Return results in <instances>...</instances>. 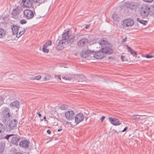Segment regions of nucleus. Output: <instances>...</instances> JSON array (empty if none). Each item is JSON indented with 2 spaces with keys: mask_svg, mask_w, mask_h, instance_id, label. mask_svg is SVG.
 <instances>
[{
  "mask_svg": "<svg viewBox=\"0 0 154 154\" xmlns=\"http://www.w3.org/2000/svg\"><path fill=\"white\" fill-rule=\"evenodd\" d=\"M69 30L63 32L62 35V39H60L56 47V49L60 51L63 49L67 43H72L75 40V36L69 35Z\"/></svg>",
  "mask_w": 154,
  "mask_h": 154,
  "instance_id": "f257e3e1",
  "label": "nucleus"
},
{
  "mask_svg": "<svg viewBox=\"0 0 154 154\" xmlns=\"http://www.w3.org/2000/svg\"><path fill=\"white\" fill-rule=\"evenodd\" d=\"M93 56L94 57L97 59H102L106 56V48L101 47V49L98 51H94Z\"/></svg>",
  "mask_w": 154,
  "mask_h": 154,
  "instance_id": "f03ea898",
  "label": "nucleus"
},
{
  "mask_svg": "<svg viewBox=\"0 0 154 154\" xmlns=\"http://www.w3.org/2000/svg\"><path fill=\"white\" fill-rule=\"evenodd\" d=\"M30 9H26L23 11L24 15L27 20L32 18L34 16V14H35V10L33 6Z\"/></svg>",
  "mask_w": 154,
  "mask_h": 154,
  "instance_id": "7ed1b4c3",
  "label": "nucleus"
},
{
  "mask_svg": "<svg viewBox=\"0 0 154 154\" xmlns=\"http://www.w3.org/2000/svg\"><path fill=\"white\" fill-rule=\"evenodd\" d=\"M134 21L130 18L125 19L121 22L122 25L125 28L134 25Z\"/></svg>",
  "mask_w": 154,
  "mask_h": 154,
  "instance_id": "20e7f679",
  "label": "nucleus"
},
{
  "mask_svg": "<svg viewBox=\"0 0 154 154\" xmlns=\"http://www.w3.org/2000/svg\"><path fill=\"white\" fill-rule=\"evenodd\" d=\"M93 53H94V50L91 51L88 49L86 51L82 50L80 53V55L82 58H88V60H89L90 56H91Z\"/></svg>",
  "mask_w": 154,
  "mask_h": 154,
  "instance_id": "39448f33",
  "label": "nucleus"
},
{
  "mask_svg": "<svg viewBox=\"0 0 154 154\" xmlns=\"http://www.w3.org/2000/svg\"><path fill=\"white\" fill-rule=\"evenodd\" d=\"M84 118L83 114L80 112L77 114L75 117V122L76 125H78L79 123L82 122Z\"/></svg>",
  "mask_w": 154,
  "mask_h": 154,
  "instance_id": "423d86ee",
  "label": "nucleus"
},
{
  "mask_svg": "<svg viewBox=\"0 0 154 154\" xmlns=\"http://www.w3.org/2000/svg\"><path fill=\"white\" fill-rule=\"evenodd\" d=\"M20 104V103L19 101L16 100L10 104L9 107L13 109H14L17 112L19 110Z\"/></svg>",
  "mask_w": 154,
  "mask_h": 154,
  "instance_id": "0eeeda50",
  "label": "nucleus"
},
{
  "mask_svg": "<svg viewBox=\"0 0 154 154\" xmlns=\"http://www.w3.org/2000/svg\"><path fill=\"white\" fill-rule=\"evenodd\" d=\"M23 10V8L20 6L16 7V8L13 9L11 12V14L14 16H16L19 15Z\"/></svg>",
  "mask_w": 154,
  "mask_h": 154,
  "instance_id": "6e6552de",
  "label": "nucleus"
},
{
  "mask_svg": "<svg viewBox=\"0 0 154 154\" xmlns=\"http://www.w3.org/2000/svg\"><path fill=\"white\" fill-rule=\"evenodd\" d=\"M29 141L28 140H21L19 145L20 147L26 149L29 147Z\"/></svg>",
  "mask_w": 154,
  "mask_h": 154,
  "instance_id": "1a4fd4ad",
  "label": "nucleus"
},
{
  "mask_svg": "<svg viewBox=\"0 0 154 154\" xmlns=\"http://www.w3.org/2000/svg\"><path fill=\"white\" fill-rule=\"evenodd\" d=\"M13 137H11V143L17 146L19 145L18 142L20 141L21 138L19 136L14 134Z\"/></svg>",
  "mask_w": 154,
  "mask_h": 154,
  "instance_id": "9d476101",
  "label": "nucleus"
},
{
  "mask_svg": "<svg viewBox=\"0 0 154 154\" xmlns=\"http://www.w3.org/2000/svg\"><path fill=\"white\" fill-rule=\"evenodd\" d=\"M17 121L15 119H13L11 120L8 125L9 130L11 131V130H14L16 128L17 125Z\"/></svg>",
  "mask_w": 154,
  "mask_h": 154,
  "instance_id": "9b49d317",
  "label": "nucleus"
},
{
  "mask_svg": "<svg viewBox=\"0 0 154 154\" xmlns=\"http://www.w3.org/2000/svg\"><path fill=\"white\" fill-rule=\"evenodd\" d=\"M75 114V112L73 111H68L65 113V117L66 119L69 120H72L74 119Z\"/></svg>",
  "mask_w": 154,
  "mask_h": 154,
  "instance_id": "f8f14e48",
  "label": "nucleus"
},
{
  "mask_svg": "<svg viewBox=\"0 0 154 154\" xmlns=\"http://www.w3.org/2000/svg\"><path fill=\"white\" fill-rule=\"evenodd\" d=\"M108 119L109 122L114 125L117 126L121 124V123L120 122L119 119H118L115 117L112 118L109 117L108 118Z\"/></svg>",
  "mask_w": 154,
  "mask_h": 154,
  "instance_id": "ddd939ff",
  "label": "nucleus"
},
{
  "mask_svg": "<svg viewBox=\"0 0 154 154\" xmlns=\"http://www.w3.org/2000/svg\"><path fill=\"white\" fill-rule=\"evenodd\" d=\"M21 3H23L24 7L30 8L32 7L33 2L31 0H22Z\"/></svg>",
  "mask_w": 154,
  "mask_h": 154,
  "instance_id": "4468645a",
  "label": "nucleus"
},
{
  "mask_svg": "<svg viewBox=\"0 0 154 154\" xmlns=\"http://www.w3.org/2000/svg\"><path fill=\"white\" fill-rule=\"evenodd\" d=\"M88 42V40L86 38H82L77 43V45L79 47L85 45Z\"/></svg>",
  "mask_w": 154,
  "mask_h": 154,
  "instance_id": "2eb2a0df",
  "label": "nucleus"
},
{
  "mask_svg": "<svg viewBox=\"0 0 154 154\" xmlns=\"http://www.w3.org/2000/svg\"><path fill=\"white\" fill-rule=\"evenodd\" d=\"M11 28L13 35H16L18 34L19 30V26L13 24L11 26Z\"/></svg>",
  "mask_w": 154,
  "mask_h": 154,
  "instance_id": "dca6fc26",
  "label": "nucleus"
},
{
  "mask_svg": "<svg viewBox=\"0 0 154 154\" xmlns=\"http://www.w3.org/2000/svg\"><path fill=\"white\" fill-rule=\"evenodd\" d=\"M5 143L4 142H0V154H5Z\"/></svg>",
  "mask_w": 154,
  "mask_h": 154,
  "instance_id": "f3484780",
  "label": "nucleus"
},
{
  "mask_svg": "<svg viewBox=\"0 0 154 154\" xmlns=\"http://www.w3.org/2000/svg\"><path fill=\"white\" fill-rule=\"evenodd\" d=\"M126 7L131 9H135V6L134 5L133 2H128L125 3Z\"/></svg>",
  "mask_w": 154,
  "mask_h": 154,
  "instance_id": "a211bd4d",
  "label": "nucleus"
},
{
  "mask_svg": "<svg viewBox=\"0 0 154 154\" xmlns=\"http://www.w3.org/2000/svg\"><path fill=\"white\" fill-rule=\"evenodd\" d=\"M140 14L141 16L143 18H146L149 15V13H147V12H146L141 8L140 11Z\"/></svg>",
  "mask_w": 154,
  "mask_h": 154,
  "instance_id": "6ab92c4d",
  "label": "nucleus"
},
{
  "mask_svg": "<svg viewBox=\"0 0 154 154\" xmlns=\"http://www.w3.org/2000/svg\"><path fill=\"white\" fill-rule=\"evenodd\" d=\"M127 49L128 50V52H130L131 54L133 56H136L137 55V52L134 51L128 45H126Z\"/></svg>",
  "mask_w": 154,
  "mask_h": 154,
  "instance_id": "aec40b11",
  "label": "nucleus"
},
{
  "mask_svg": "<svg viewBox=\"0 0 154 154\" xmlns=\"http://www.w3.org/2000/svg\"><path fill=\"white\" fill-rule=\"evenodd\" d=\"M149 14L150 16H154V5H149Z\"/></svg>",
  "mask_w": 154,
  "mask_h": 154,
  "instance_id": "412c9836",
  "label": "nucleus"
},
{
  "mask_svg": "<svg viewBox=\"0 0 154 154\" xmlns=\"http://www.w3.org/2000/svg\"><path fill=\"white\" fill-rule=\"evenodd\" d=\"M3 112L6 115V118L9 117L10 116V109L8 107H5L3 111Z\"/></svg>",
  "mask_w": 154,
  "mask_h": 154,
  "instance_id": "4be33fe9",
  "label": "nucleus"
},
{
  "mask_svg": "<svg viewBox=\"0 0 154 154\" xmlns=\"http://www.w3.org/2000/svg\"><path fill=\"white\" fill-rule=\"evenodd\" d=\"M141 9L146 11V12H147V13H149V10L150 9L149 5L147 4H143L142 6Z\"/></svg>",
  "mask_w": 154,
  "mask_h": 154,
  "instance_id": "5701e85b",
  "label": "nucleus"
},
{
  "mask_svg": "<svg viewBox=\"0 0 154 154\" xmlns=\"http://www.w3.org/2000/svg\"><path fill=\"white\" fill-rule=\"evenodd\" d=\"M112 18L114 20L117 21H119L120 19V18L119 17L118 14L115 12H114L113 14Z\"/></svg>",
  "mask_w": 154,
  "mask_h": 154,
  "instance_id": "b1692460",
  "label": "nucleus"
},
{
  "mask_svg": "<svg viewBox=\"0 0 154 154\" xmlns=\"http://www.w3.org/2000/svg\"><path fill=\"white\" fill-rule=\"evenodd\" d=\"M113 53V50L112 47H109L106 46V54H111Z\"/></svg>",
  "mask_w": 154,
  "mask_h": 154,
  "instance_id": "393cba45",
  "label": "nucleus"
},
{
  "mask_svg": "<svg viewBox=\"0 0 154 154\" xmlns=\"http://www.w3.org/2000/svg\"><path fill=\"white\" fill-rule=\"evenodd\" d=\"M137 21L144 26L146 25L148 23V21L147 20H141L139 18H137Z\"/></svg>",
  "mask_w": 154,
  "mask_h": 154,
  "instance_id": "a878e982",
  "label": "nucleus"
},
{
  "mask_svg": "<svg viewBox=\"0 0 154 154\" xmlns=\"http://www.w3.org/2000/svg\"><path fill=\"white\" fill-rule=\"evenodd\" d=\"M99 44L102 46V47H103V48L104 47L105 48H106V40L103 38H102L100 39Z\"/></svg>",
  "mask_w": 154,
  "mask_h": 154,
  "instance_id": "bb28decb",
  "label": "nucleus"
},
{
  "mask_svg": "<svg viewBox=\"0 0 154 154\" xmlns=\"http://www.w3.org/2000/svg\"><path fill=\"white\" fill-rule=\"evenodd\" d=\"M6 33V31L3 29H0V38H2Z\"/></svg>",
  "mask_w": 154,
  "mask_h": 154,
  "instance_id": "cd10ccee",
  "label": "nucleus"
},
{
  "mask_svg": "<svg viewBox=\"0 0 154 154\" xmlns=\"http://www.w3.org/2000/svg\"><path fill=\"white\" fill-rule=\"evenodd\" d=\"M119 132H117L116 130L113 129L112 131H110L109 133V135L110 137L113 136L115 135L116 133L118 134Z\"/></svg>",
  "mask_w": 154,
  "mask_h": 154,
  "instance_id": "c85d7f7f",
  "label": "nucleus"
},
{
  "mask_svg": "<svg viewBox=\"0 0 154 154\" xmlns=\"http://www.w3.org/2000/svg\"><path fill=\"white\" fill-rule=\"evenodd\" d=\"M5 130V126L2 123H0V133H3Z\"/></svg>",
  "mask_w": 154,
  "mask_h": 154,
  "instance_id": "c756f323",
  "label": "nucleus"
},
{
  "mask_svg": "<svg viewBox=\"0 0 154 154\" xmlns=\"http://www.w3.org/2000/svg\"><path fill=\"white\" fill-rule=\"evenodd\" d=\"M60 107V106H59ZM60 109L63 110H66L68 109V106L65 104H63L61 105L60 107Z\"/></svg>",
  "mask_w": 154,
  "mask_h": 154,
  "instance_id": "7c9ffc66",
  "label": "nucleus"
},
{
  "mask_svg": "<svg viewBox=\"0 0 154 154\" xmlns=\"http://www.w3.org/2000/svg\"><path fill=\"white\" fill-rule=\"evenodd\" d=\"M47 47H45L44 45H43L42 48V51L44 52L48 53L49 52V50L46 48Z\"/></svg>",
  "mask_w": 154,
  "mask_h": 154,
  "instance_id": "2f4dec72",
  "label": "nucleus"
},
{
  "mask_svg": "<svg viewBox=\"0 0 154 154\" xmlns=\"http://www.w3.org/2000/svg\"><path fill=\"white\" fill-rule=\"evenodd\" d=\"M143 57H146L147 58H150L154 57V56L150 55L149 54H147L146 55L143 54Z\"/></svg>",
  "mask_w": 154,
  "mask_h": 154,
  "instance_id": "473e14b6",
  "label": "nucleus"
},
{
  "mask_svg": "<svg viewBox=\"0 0 154 154\" xmlns=\"http://www.w3.org/2000/svg\"><path fill=\"white\" fill-rule=\"evenodd\" d=\"M120 58L122 62L128 61V59L125 57V56H123L122 55L120 57Z\"/></svg>",
  "mask_w": 154,
  "mask_h": 154,
  "instance_id": "72a5a7b5",
  "label": "nucleus"
},
{
  "mask_svg": "<svg viewBox=\"0 0 154 154\" xmlns=\"http://www.w3.org/2000/svg\"><path fill=\"white\" fill-rule=\"evenodd\" d=\"M52 42L50 40H49L44 45H45V47H48L51 45Z\"/></svg>",
  "mask_w": 154,
  "mask_h": 154,
  "instance_id": "f704fd0d",
  "label": "nucleus"
},
{
  "mask_svg": "<svg viewBox=\"0 0 154 154\" xmlns=\"http://www.w3.org/2000/svg\"><path fill=\"white\" fill-rule=\"evenodd\" d=\"M47 0H37V3L39 4L38 5L39 6L40 4L45 3Z\"/></svg>",
  "mask_w": 154,
  "mask_h": 154,
  "instance_id": "c9c22d12",
  "label": "nucleus"
},
{
  "mask_svg": "<svg viewBox=\"0 0 154 154\" xmlns=\"http://www.w3.org/2000/svg\"><path fill=\"white\" fill-rule=\"evenodd\" d=\"M13 135H14V134H7L4 138L8 140L9 138L13 136Z\"/></svg>",
  "mask_w": 154,
  "mask_h": 154,
  "instance_id": "e433bc0d",
  "label": "nucleus"
},
{
  "mask_svg": "<svg viewBox=\"0 0 154 154\" xmlns=\"http://www.w3.org/2000/svg\"><path fill=\"white\" fill-rule=\"evenodd\" d=\"M134 27V29H138L140 28V26H139L138 23H135Z\"/></svg>",
  "mask_w": 154,
  "mask_h": 154,
  "instance_id": "4c0bfd02",
  "label": "nucleus"
},
{
  "mask_svg": "<svg viewBox=\"0 0 154 154\" xmlns=\"http://www.w3.org/2000/svg\"><path fill=\"white\" fill-rule=\"evenodd\" d=\"M27 22V21L24 19L21 20L20 21V23L22 24H26Z\"/></svg>",
  "mask_w": 154,
  "mask_h": 154,
  "instance_id": "58836bf2",
  "label": "nucleus"
},
{
  "mask_svg": "<svg viewBox=\"0 0 154 154\" xmlns=\"http://www.w3.org/2000/svg\"><path fill=\"white\" fill-rule=\"evenodd\" d=\"M133 118L134 119H137L138 120H140V118L138 115H133Z\"/></svg>",
  "mask_w": 154,
  "mask_h": 154,
  "instance_id": "ea45409f",
  "label": "nucleus"
},
{
  "mask_svg": "<svg viewBox=\"0 0 154 154\" xmlns=\"http://www.w3.org/2000/svg\"><path fill=\"white\" fill-rule=\"evenodd\" d=\"M25 32H26V30L25 29V28H23V30L20 31L19 33V34H20L22 35H23L24 34V33Z\"/></svg>",
  "mask_w": 154,
  "mask_h": 154,
  "instance_id": "a19ab883",
  "label": "nucleus"
},
{
  "mask_svg": "<svg viewBox=\"0 0 154 154\" xmlns=\"http://www.w3.org/2000/svg\"><path fill=\"white\" fill-rule=\"evenodd\" d=\"M109 62H111L112 60H114L116 59L115 57H109L108 58Z\"/></svg>",
  "mask_w": 154,
  "mask_h": 154,
  "instance_id": "79ce46f5",
  "label": "nucleus"
},
{
  "mask_svg": "<svg viewBox=\"0 0 154 154\" xmlns=\"http://www.w3.org/2000/svg\"><path fill=\"white\" fill-rule=\"evenodd\" d=\"M41 78V75H39L37 76H35V78H34L33 79L38 80H39Z\"/></svg>",
  "mask_w": 154,
  "mask_h": 154,
  "instance_id": "37998d69",
  "label": "nucleus"
},
{
  "mask_svg": "<svg viewBox=\"0 0 154 154\" xmlns=\"http://www.w3.org/2000/svg\"><path fill=\"white\" fill-rule=\"evenodd\" d=\"M78 76L79 78H80L81 79H84L85 78V77L82 74H80Z\"/></svg>",
  "mask_w": 154,
  "mask_h": 154,
  "instance_id": "c03bdc74",
  "label": "nucleus"
},
{
  "mask_svg": "<svg viewBox=\"0 0 154 154\" xmlns=\"http://www.w3.org/2000/svg\"><path fill=\"white\" fill-rule=\"evenodd\" d=\"M106 46L107 47H112V45L111 43H109L108 41H106Z\"/></svg>",
  "mask_w": 154,
  "mask_h": 154,
  "instance_id": "a18cd8bd",
  "label": "nucleus"
},
{
  "mask_svg": "<svg viewBox=\"0 0 154 154\" xmlns=\"http://www.w3.org/2000/svg\"><path fill=\"white\" fill-rule=\"evenodd\" d=\"M63 79H65L66 80H70L71 79V78L70 77H66L65 76L63 77L62 78Z\"/></svg>",
  "mask_w": 154,
  "mask_h": 154,
  "instance_id": "49530a36",
  "label": "nucleus"
},
{
  "mask_svg": "<svg viewBox=\"0 0 154 154\" xmlns=\"http://www.w3.org/2000/svg\"><path fill=\"white\" fill-rule=\"evenodd\" d=\"M46 78H47V79H48V80H50L51 78V76L50 75H49L48 74H47V75L46 76Z\"/></svg>",
  "mask_w": 154,
  "mask_h": 154,
  "instance_id": "de8ad7c7",
  "label": "nucleus"
},
{
  "mask_svg": "<svg viewBox=\"0 0 154 154\" xmlns=\"http://www.w3.org/2000/svg\"><path fill=\"white\" fill-rule=\"evenodd\" d=\"M143 0V1H144L145 2L151 3L152 2V1L154 0Z\"/></svg>",
  "mask_w": 154,
  "mask_h": 154,
  "instance_id": "09e8293b",
  "label": "nucleus"
},
{
  "mask_svg": "<svg viewBox=\"0 0 154 154\" xmlns=\"http://www.w3.org/2000/svg\"><path fill=\"white\" fill-rule=\"evenodd\" d=\"M127 39V36H126L125 38L123 39L122 41V43H124L126 42Z\"/></svg>",
  "mask_w": 154,
  "mask_h": 154,
  "instance_id": "8fccbe9b",
  "label": "nucleus"
},
{
  "mask_svg": "<svg viewBox=\"0 0 154 154\" xmlns=\"http://www.w3.org/2000/svg\"><path fill=\"white\" fill-rule=\"evenodd\" d=\"M128 128V127H125L124 128V129L122 131H121L122 132H124L125 131H127V130Z\"/></svg>",
  "mask_w": 154,
  "mask_h": 154,
  "instance_id": "3c124183",
  "label": "nucleus"
},
{
  "mask_svg": "<svg viewBox=\"0 0 154 154\" xmlns=\"http://www.w3.org/2000/svg\"><path fill=\"white\" fill-rule=\"evenodd\" d=\"M55 78L56 79H59L60 80H61V77L60 75H58L57 76H55Z\"/></svg>",
  "mask_w": 154,
  "mask_h": 154,
  "instance_id": "603ef678",
  "label": "nucleus"
},
{
  "mask_svg": "<svg viewBox=\"0 0 154 154\" xmlns=\"http://www.w3.org/2000/svg\"><path fill=\"white\" fill-rule=\"evenodd\" d=\"M105 118V117L103 116H102V117L100 119V120L102 122L103 121Z\"/></svg>",
  "mask_w": 154,
  "mask_h": 154,
  "instance_id": "864d4df0",
  "label": "nucleus"
},
{
  "mask_svg": "<svg viewBox=\"0 0 154 154\" xmlns=\"http://www.w3.org/2000/svg\"><path fill=\"white\" fill-rule=\"evenodd\" d=\"M47 133L49 134H50L51 133V131L50 130H48L47 131Z\"/></svg>",
  "mask_w": 154,
  "mask_h": 154,
  "instance_id": "5fc2aeb1",
  "label": "nucleus"
},
{
  "mask_svg": "<svg viewBox=\"0 0 154 154\" xmlns=\"http://www.w3.org/2000/svg\"><path fill=\"white\" fill-rule=\"evenodd\" d=\"M16 35H16L17 37L18 38H19L21 36V35L20 34H19V33L18 34H17Z\"/></svg>",
  "mask_w": 154,
  "mask_h": 154,
  "instance_id": "6e6d98bb",
  "label": "nucleus"
},
{
  "mask_svg": "<svg viewBox=\"0 0 154 154\" xmlns=\"http://www.w3.org/2000/svg\"><path fill=\"white\" fill-rule=\"evenodd\" d=\"M14 154H23L21 152H16V153H14Z\"/></svg>",
  "mask_w": 154,
  "mask_h": 154,
  "instance_id": "4d7b16f0",
  "label": "nucleus"
},
{
  "mask_svg": "<svg viewBox=\"0 0 154 154\" xmlns=\"http://www.w3.org/2000/svg\"><path fill=\"white\" fill-rule=\"evenodd\" d=\"M37 114H38V116L39 117H40L42 116V114L41 113H39V112H38Z\"/></svg>",
  "mask_w": 154,
  "mask_h": 154,
  "instance_id": "13d9d810",
  "label": "nucleus"
},
{
  "mask_svg": "<svg viewBox=\"0 0 154 154\" xmlns=\"http://www.w3.org/2000/svg\"><path fill=\"white\" fill-rule=\"evenodd\" d=\"M90 26L89 25H87L86 26H85V28L86 29H88L89 27Z\"/></svg>",
  "mask_w": 154,
  "mask_h": 154,
  "instance_id": "bf43d9fd",
  "label": "nucleus"
},
{
  "mask_svg": "<svg viewBox=\"0 0 154 154\" xmlns=\"http://www.w3.org/2000/svg\"><path fill=\"white\" fill-rule=\"evenodd\" d=\"M43 80L44 81H46L48 80V79H47V78H46V77L45 76V78H43Z\"/></svg>",
  "mask_w": 154,
  "mask_h": 154,
  "instance_id": "052dcab7",
  "label": "nucleus"
},
{
  "mask_svg": "<svg viewBox=\"0 0 154 154\" xmlns=\"http://www.w3.org/2000/svg\"><path fill=\"white\" fill-rule=\"evenodd\" d=\"M62 130V129L59 128L57 130V131L58 132Z\"/></svg>",
  "mask_w": 154,
  "mask_h": 154,
  "instance_id": "680f3d73",
  "label": "nucleus"
},
{
  "mask_svg": "<svg viewBox=\"0 0 154 154\" xmlns=\"http://www.w3.org/2000/svg\"><path fill=\"white\" fill-rule=\"evenodd\" d=\"M88 117H85V120L86 121L88 119Z\"/></svg>",
  "mask_w": 154,
  "mask_h": 154,
  "instance_id": "e2e57ef3",
  "label": "nucleus"
},
{
  "mask_svg": "<svg viewBox=\"0 0 154 154\" xmlns=\"http://www.w3.org/2000/svg\"><path fill=\"white\" fill-rule=\"evenodd\" d=\"M32 2H37V0H32Z\"/></svg>",
  "mask_w": 154,
  "mask_h": 154,
  "instance_id": "0e129e2a",
  "label": "nucleus"
},
{
  "mask_svg": "<svg viewBox=\"0 0 154 154\" xmlns=\"http://www.w3.org/2000/svg\"><path fill=\"white\" fill-rule=\"evenodd\" d=\"M43 119H44L45 120V121H46V117L45 116H44Z\"/></svg>",
  "mask_w": 154,
  "mask_h": 154,
  "instance_id": "69168bd1",
  "label": "nucleus"
},
{
  "mask_svg": "<svg viewBox=\"0 0 154 154\" xmlns=\"http://www.w3.org/2000/svg\"><path fill=\"white\" fill-rule=\"evenodd\" d=\"M51 141V140H49L47 142V143H48L50 141Z\"/></svg>",
  "mask_w": 154,
  "mask_h": 154,
  "instance_id": "338daca9",
  "label": "nucleus"
},
{
  "mask_svg": "<svg viewBox=\"0 0 154 154\" xmlns=\"http://www.w3.org/2000/svg\"><path fill=\"white\" fill-rule=\"evenodd\" d=\"M90 56V57H93V55H91V56Z\"/></svg>",
  "mask_w": 154,
  "mask_h": 154,
  "instance_id": "774afa93",
  "label": "nucleus"
}]
</instances>
